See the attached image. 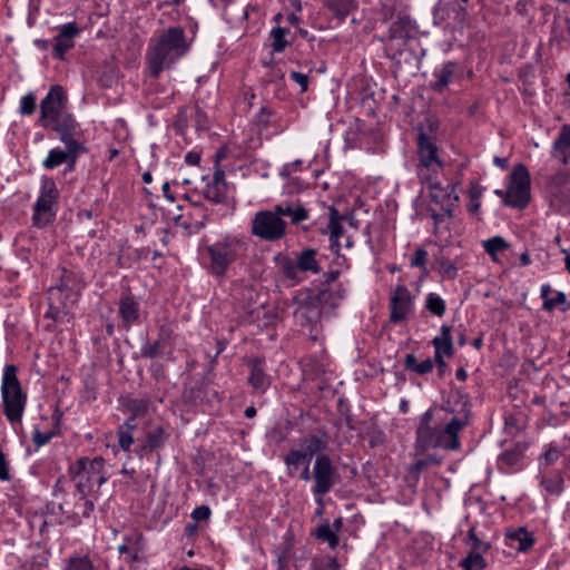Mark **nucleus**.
Listing matches in <instances>:
<instances>
[{"label": "nucleus", "instance_id": "a18cd8bd", "mask_svg": "<svg viewBox=\"0 0 570 570\" xmlns=\"http://www.w3.org/2000/svg\"><path fill=\"white\" fill-rule=\"evenodd\" d=\"M36 110V97L32 92L24 95L20 101V114L32 115Z\"/></svg>", "mask_w": 570, "mask_h": 570}, {"label": "nucleus", "instance_id": "c03bdc74", "mask_svg": "<svg viewBox=\"0 0 570 570\" xmlns=\"http://www.w3.org/2000/svg\"><path fill=\"white\" fill-rule=\"evenodd\" d=\"M204 397V392L200 386H189L186 387L183 393L184 402L190 403V404H197L200 402Z\"/></svg>", "mask_w": 570, "mask_h": 570}, {"label": "nucleus", "instance_id": "72a5a7b5", "mask_svg": "<svg viewBox=\"0 0 570 570\" xmlns=\"http://www.w3.org/2000/svg\"><path fill=\"white\" fill-rule=\"evenodd\" d=\"M436 269L443 278L454 279L458 276L456 265L446 257H440L435 262Z\"/></svg>", "mask_w": 570, "mask_h": 570}, {"label": "nucleus", "instance_id": "423d86ee", "mask_svg": "<svg viewBox=\"0 0 570 570\" xmlns=\"http://www.w3.org/2000/svg\"><path fill=\"white\" fill-rule=\"evenodd\" d=\"M210 258L209 269L216 276L226 273L228 265L238 257L245 256L247 242L244 236L228 235L207 248Z\"/></svg>", "mask_w": 570, "mask_h": 570}, {"label": "nucleus", "instance_id": "a878e982", "mask_svg": "<svg viewBox=\"0 0 570 570\" xmlns=\"http://www.w3.org/2000/svg\"><path fill=\"white\" fill-rule=\"evenodd\" d=\"M455 70L456 63L452 61H448L443 63L441 68L435 69L434 77L436 78V81L434 82L433 88L438 91H441L444 87L452 82Z\"/></svg>", "mask_w": 570, "mask_h": 570}, {"label": "nucleus", "instance_id": "f8f14e48", "mask_svg": "<svg viewBox=\"0 0 570 570\" xmlns=\"http://www.w3.org/2000/svg\"><path fill=\"white\" fill-rule=\"evenodd\" d=\"M389 308L392 324L403 323L412 315L414 312V296L405 285H396L391 292Z\"/></svg>", "mask_w": 570, "mask_h": 570}, {"label": "nucleus", "instance_id": "4c0bfd02", "mask_svg": "<svg viewBox=\"0 0 570 570\" xmlns=\"http://www.w3.org/2000/svg\"><path fill=\"white\" fill-rule=\"evenodd\" d=\"M315 534L317 539L326 541L332 549L338 544V537L328 523L321 524Z\"/></svg>", "mask_w": 570, "mask_h": 570}, {"label": "nucleus", "instance_id": "69168bd1", "mask_svg": "<svg viewBox=\"0 0 570 570\" xmlns=\"http://www.w3.org/2000/svg\"><path fill=\"white\" fill-rule=\"evenodd\" d=\"M170 184L168 181H166L164 185H163V194L164 196L169 200V202H174L175 200V196L170 193Z\"/></svg>", "mask_w": 570, "mask_h": 570}, {"label": "nucleus", "instance_id": "f3484780", "mask_svg": "<svg viewBox=\"0 0 570 570\" xmlns=\"http://www.w3.org/2000/svg\"><path fill=\"white\" fill-rule=\"evenodd\" d=\"M551 157L558 159L562 165H568L570 159V125L560 128L558 137L552 144Z\"/></svg>", "mask_w": 570, "mask_h": 570}, {"label": "nucleus", "instance_id": "79ce46f5", "mask_svg": "<svg viewBox=\"0 0 570 570\" xmlns=\"http://www.w3.org/2000/svg\"><path fill=\"white\" fill-rule=\"evenodd\" d=\"M284 462L288 469V474L294 475L295 471H297L299 468H303L299 450L291 449L284 456Z\"/></svg>", "mask_w": 570, "mask_h": 570}, {"label": "nucleus", "instance_id": "aec40b11", "mask_svg": "<svg viewBox=\"0 0 570 570\" xmlns=\"http://www.w3.org/2000/svg\"><path fill=\"white\" fill-rule=\"evenodd\" d=\"M171 331L167 326L159 328L158 337L154 343H146L140 350V355L144 358H155L161 354L164 348L169 344Z\"/></svg>", "mask_w": 570, "mask_h": 570}, {"label": "nucleus", "instance_id": "a211bd4d", "mask_svg": "<svg viewBox=\"0 0 570 570\" xmlns=\"http://www.w3.org/2000/svg\"><path fill=\"white\" fill-rule=\"evenodd\" d=\"M416 28L413 21L406 16H400L394 20L389 29L391 40H401L405 42L414 38Z\"/></svg>", "mask_w": 570, "mask_h": 570}, {"label": "nucleus", "instance_id": "393cba45", "mask_svg": "<svg viewBox=\"0 0 570 570\" xmlns=\"http://www.w3.org/2000/svg\"><path fill=\"white\" fill-rule=\"evenodd\" d=\"M67 505L68 502L66 501L59 504V509L62 511V513L68 515L70 514L76 520H79L81 517L88 518L95 509L94 501L91 499H88V497L85 499L80 497V502L75 504V508L72 510L67 509Z\"/></svg>", "mask_w": 570, "mask_h": 570}, {"label": "nucleus", "instance_id": "cd10ccee", "mask_svg": "<svg viewBox=\"0 0 570 570\" xmlns=\"http://www.w3.org/2000/svg\"><path fill=\"white\" fill-rule=\"evenodd\" d=\"M404 365L409 371L420 375L430 373L434 367V363L431 358H425L422 362H419L414 354L405 355Z\"/></svg>", "mask_w": 570, "mask_h": 570}, {"label": "nucleus", "instance_id": "49530a36", "mask_svg": "<svg viewBox=\"0 0 570 570\" xmlns=\"http://www.w3.org/2000/svg\"><path fill=\"white\" fill-rule=\"evenodd\" d=\"M561 456V451L558 450L556 446L550 444L546 452L542 454L540 464H543L544 466L552 465L554 462L558 461V459Z\"/></svg>", "mask_w": 570, "mask_h": 570}, {"label": "nucleus", "instance_id": "473e14b6", "mask_svg": "<svg viewBox=\"0 0 570 570\" xmlns=\"http://www.w3.org/2000/svg\"><path fill=\"white\" fill-rule=\"evenodd\" d=\"M484 250L495 261L497 253L509 248V243L501 236H494L483 242Z\"/></svg>", "mask_w": 570, "mask_h": 570}, {"label": "nucleus", "instance_id": "6e6d98bb", "mask_svg": "<svg viewBox=\"0 0 570 570\" xmlns=\"http://www.w3.org/2000/svg\"><path fill=\"white\" fill-rule=\"evenodd\" d=\"M289 77L292 80H294L297 85H299L302 91H306L307 90V86H308V77L304 73H301V72H297V71H292L289 73Z\"/></svg>", "mask_w": 570, "mask_h": 570}, {"label": "nucleus", "instance_id": "8fccbe9b", "mask_svg": "<svg viewBox=\"0 0 570 570\" xmlns=\"http://www.w3.org/2000/svg\"><path fill=\"white\" fill-rule=\"evenodd\" d=\"M468 539L473 547L472 552H485L489 549V544L480 540L476 535L475 528H471L468 532Z\"/></svg>", "mask_w": 570, "mask_h": 570}, {"label": "nucleus", "instance_id": "37998d69", "mask_svg": "<svg viewBox=\"0 0 570 570\" xmlns=\"http://www.w3.org/2000/svg\"><path fill=\"white\" fill-rule=\"evenodd\" d=\"M288 31L285 29V28H282V27H277V28H273L272 31H271V36L273 38V50L275 52H282L286 46L288 45L287 41L285 40V35L287 33Z\"/></svg>", "mask_w": 570, "mask_h": 570}, {"label": "nucleus", "instance_id": "de8ad7c7", "mask_svg": "<svg viewBox=\"0 0 570 570\" xmlns=\"http://www.w3.org/2000/svg\"><path fill=\"white\" fill-rule=\"evenodd\" d=\"M428 252L424 248H417L410 259L412 267H421L426 272Z\"/></svg>", "mask_w": 570, "mask_h": 570}, {"label": "nucleus", "instance_id": "b1692460", "mask_svg": "<svg viewBox=\"0 0 570 570\" xmlns=\"http://www.w3.org/2000/svg\"><path fill=\"white\" fill-rule=\"evenodd\" d=\"M540 487L546 492V495L559 497L564 490L563 476L558 472L549 475H542Z\"/></svg>", "mask_w": 570, "mask_h": 570}, {"label": "nucleus", "instance_id": "7ed1b4c3", "mask_svg": "<svg viewBox=\"0 0 570 570\" xmlns=\"http://www.w3.org/2000/svg\"><path fill=\"white\" fill-rule=\"evenodd\" d=\"M433 410L429 409L421 417L416 428L415 449L417 453H424L429 449H443L446 451H455L461 448L459 434L465 426L466 422L453 417L448 424L432 425Z\"/></svg>", "mask_w": 570, "mask_h": 570}, {"label": "nucleus", "instance_id": "13d9d810", "mask_svg": "<svg viewBox=\"0 0 570 570\" xmlns=\"http://www.w3.org/2000/svg\"><path fill=\"white\" fill-rule=\"evenodd\" d=\"M9 478H10V475H9V471L7 468L6 460H4V455H3L2 451L0 450V480L7 481V480H9Z\"/></svg>", "mask_w": 570, "mask_h": 570}, {"label": "nucleus", "instance_id": "ea45409f", "mask_svg": "<svg viewBox=\"0 0 570 570\" xmlns=\"http://www.w3.org/2000/svg\"><path fill=\"white\" fill-rule=\"evenodd\" d=\"M482 552H471L462 561L464 570H483L485 568V560L481 554Z\"/></svg>", "mask_w": 570, "mask_h": 570}, {"label": "nucleus", "instance_id": "ddd939ff", "mask_svg": "<svg viewBox=\"0 0 570 570\" xmlns=\"http://www.w3.org/2000/svg\"><path fill=\"white\" fill-rule=\"evenodd\" d=\"M313 493L316 495H325L331 491L336 482V469L331 458L326 454L316 456L313 468Z\"/></svg>", "mask_w": 570, "mask_h": 570}, {"label": "nucleus", "instance_id": "0e129e2a", "mask_svg": "<svg viewBox=\"0 0 570 570\" xmlns=\"http://www.w3.org/2000/svg\"><path fill=\"white\" fill-rule=\"evenodd\" d=\"M119 428H124L125 430H128L132 433L134 430H136L137 425L135 423V416H130L122 425Z\"/></svg>", "mask_w": 570, "mask_h": 570}, {"label": "nucleus", "instance_id": "6ab92c4d", "mask_svg": "<svg viewBox=\"0 0 570 570\" xmlns=\"http://www.w3.org/2000/svg\"><path fill=\"white\" fill-rule=\"evenodd\" d=\"M119 315L125 328H130L139 320V304L130 294L121 295L119 299Z\"/></svg>", "mask_w": 570, "mask_h": 570}, {"label": "nucleus", "instance_id": "c756f323", "mask_svg": "<svg viewBox=\"0 0 570 570\" xmlns=\"http://www.w3.org/2000/svg\"><path fill=\"white\" fill-rule=\"evenodd\" d=\"M425 308L433 315L442 317L445 314L446 305L444 299L436 293H429L425 298Z\"/></svg>", "mask_w": 570, "mask_h": 570}, {"label": "nucleus", "instance_id": "2f4dec72", "mask_svg": "<svg viewBox=\"0 0 570 570\" xmlns=\"http://www.w3.org/2000/svg\"><path fill=\"white\" fill-rule=\"evenodd\" d=\"M204 197L215 204L222 203L226 196V185L209 183L204 188Z\"/></svg>", "mask_w": 570, "mask_h": 570}, {"label": "nucleus", "instance_id": "dca6fc26", "mask_svg": "<svg viewBox=\"0 0 570 570\" xmlns=\"http://www.w3.org/2000/svg\"><path fill=\"white\" fill-rule=\"evenodd\" d=\"M81 29L76 22H68L59 27L58 35L55 38L52 56L63 60L65 55L75 47V39L80 35Z\"/></svg>", "mask_w": 570, "mask_h": 570}, {"label": "nucleus", "instance_id": "58836bf2", "mask_svg": "<svg viewBox=\"0 0 570 570\" xmlns=\"http://www.w3.org/2000/svg\"><path fill=\"white\" fill-rule=\"evenodd\" d=\"M556 307H560L562 312H567L569 309L570 305L567 302V296L563 292H557L554 297H549V299H546L543 303V308L548 312L553 311Z\"/></svg>", "mask_w": 570, "mask_h": 570}, {"label": "nucleus", "instance_id": "0eeeda50", "mask_svg": "<svg viewBox=\"0 0 570 570\" xmlns=\"http://www.w3.org/2000/svg\"><path fill=\"white\" fill-rule=\"evenodd\" d=\"M317 255V249L307 247L298 252L294 259L278 253L274 257V262L287 279L299 283L303 279L301 273H311L314 275L321 273L322 268Z\"/></svg>", "mask_w": 570, "mask_h": 570}, {"label": "nucleus", "instance_id": "39448f33", "mask_svg": "<svg viewBox=\"0 0 570 570\" xmlns=\"http://www.w3.org/2000/svg\"><path fill=\"white\" fill-rule=\"evenodd\" d=\"M17 372V366L12 364L6 365L1 384L3 412L12 424L21 421L27 403V394L22 391Z\"/></svg>", "mask_w": 570, "mask_h": 570}, {"label": "nucleus", "instance_id": "9d476101", "mask_svg": "<svg viewBox=\"0 0 570 570\" xmlns=\"http://www.w3.org/2000/svg\"><path fill=\"white\" fill-rule=\"evenodd\" d=\"M58 197L59 191L55 180L50 177H43L40 195L33 205L32 220L35 226L43 228L53 220Z\"/></svg>", "mask_w": 570, "mask_h": 570}, {"label": "nucleus", "instance_id": "5fc2aeb1", "mask_svg": "<svg viewBox=\"0 0 570 570\" xmlns=\"http://www.w3.org/2000/svg\"><path fill=\"white\" fill-rule=\"evenodd\" d=\"M191 517L196 521H205L210 517V510L206 505H200L194 509Z\"/></svg>", "mask_w": 570, "mask_h": 570}, {"label": "nucleus", "instance_id": "4d7b16f0", "mask_svg": "<svg viewBox=\"0 0 570 570\" xmlns=\"http://www.w3.org/2000/svg\"><path fill=\"white\" fill-rule=\"evenodd\" d=\"M52 435H53V433H51V432H40L37 430L33 434L32 440L36 445L41 446V445H45L46 443H48L51 440Z\"/></svg>", "mask_w": 570, "mask_h": 570}, {"label": "nucleus", "instance_id": "603ef678", "mask_svg": "<svg viewBox=\"0 0 570 570\" xmlns=\"http://www.w3.org/2000/svg\"><path fill=\"white\" fill-rule=\"evenodd\" d=\"M291 220L293 224H299L308 219V212L301 205L293 207L291 213Z\"/></svg>", "mask_w": 570, "mask_h": 570}, {"label": "nucleus", "instance_id": "680f3d73", "mask_svg": "<svg viewBox=\"0 0 570 570\" xmlns=\"http://www.w3.org/2000/svg\"><path fill=\"white\" fill-rule=\"evenodd\" d=\"M551 293H552V288L549 284H543L541 286L540 296H541L543 303L546 302V299H549Z\"/></svg>", "mask_w": 570, "mask_h": 570}, {"label": "nucleus", "instance_id": "f03ea898", "mask_svg": "<svg viewBox=\"0 0 570 570\" xmlns=\"http://www.w3.org/2000/svg\"><path fill=\"white\" fill-rule=\"evenodd\" d=\"M190 49V41L181 27H169L164 30L147 50V63L150 76L158 78L165 69H169Z\"/></svg>", "mask_w": 570, "mask_h": 570}, {"label": "nucleus", "instance_id": "bb28decb", "mask_svg": "<svg viewBox=\"0 0 570 570\" xmlns=\"http://www.w3.org/2000/svg\"><path fill=\"white\" fill-rule=\"evenodd\" d=\"M169 434L161 426H155L147 432L144 449L155 451L164 446Z\"/></svg>", "mask_w": 570, "mask_h": 570}, {"label": "nucleus", "instance_id": "f704fd0d", "mask_svg": "<svg viewBox=\"0 0 570 570\" xmlns=\"http://www.w3.org/2000/svg\"><path fill=\"white\" fill-rule=\"evenodd\" d=\"M65 570H96L88 556H72L68 559Z\"/></svg>", "mask_w": 570, "mask_h": 570}, {"label": "nucleus", "instance_id": "f257e3e1", "mask_svg": "<svg viewBox=\"0 0 570 570\" xmlns=\"http://www.w3.org/2000/svg\"><path fill=\"white\" fill-rule=\"evenodd\" d=\"M67 97L61 86H52L40 102L39 121L46 129L55 131L61 142H79L80 126L66 109Z\"/></svg>", "mask_w": 570, "mask_h": 570}, {"label": "nucleus", "instance_id": "5701e85b", "mask_svg": "<svg viewBox=\"0 0 570 570\" xmlns=\"http://www.w3.org/2000/svg\"><path fill=\"white\" fill-rule=\"evenodd\" d=\"M324 6L338 20L344 21L346 17L357 8L356 0H324Z\"/></svg>", "mask_w": 570, "mask_h": 570}, {"label": "nucleus", "instance_id": "864d4df0", "mask_svg": "<svg viewBox=\"0 0 570 570\" xmlns=\"http://www.w3.org/2000/svg\"><path fill=\"white\" fill-rule=\"evenodd\" d=\"M428 466V460L420 459L409 469L411 476L417 481L421 472Z\"/></svg>", "mask_w": 570, "mask_h": 570}, {"label": "nucleus", "instance_id": "e2e57ef3", "mask_svg": "<svg viewBox=\"0 0 570 570\" xmlns=\"http://www.w3.org/2000/svg\"><path fill=\"white\" fill-rule=\"evenodd\" d=\"M224 171L220 170V169H217L215 173H214V176H213V180L212 183H217L219 185H226L225 180H224Z\"/></svg>", "mask_w": 570, "mask_h": 570}, {"label": "nucleus", "instance_id": "a19ab883", "mask_svg": "<svg viewBox=\"0 0 570 570\" xmlns=\"http://www.w3.org/2000/svg\"><path fill=\"white\" fill-rule=\"evenodd\" d=\"M149 406V402L146 399H130L126 403L127 410L131 413V416L138 417L146 414Z\"/></svg>", "mask_w": 570, "mask_h": 570}, {"label": "nucleus", "instance_id": "1a4fd4ad", "mask_svg": "<svg viewBox=\"0 0 570 570\" xmlns=\"http://www.w3.org/2000/svg\"><path fill=\"white\" fill-rule=\"evenodd\" d=\"M417 158L416 173L419 179L422 181L436 178L443 168V164L439 157L436 144L424 132H420L417 136Z\"/></svg>", "mask_w": 570, "mask_h": 570}, {"label": "nucleus", "instance_id": "2eb2a0df", "mask_svg": "<svg viewBox=\"0 0 570 570\" xmlns=\"http://www.w3.org/2000/svg\"><path fill=\"white\" fill-rule=\"evenodd\" d=\"M63 144L66 147L65 150L59 149V148H53L48 153L47 158L42 163L45 168L55 169L58 166L66 163L69 165V168L71 169L75 166L78 156L82 151H85V147L82 146L81 142H71V144L63 142Z\"/></svg>", "mask_w": 570, "mask_h": 570}, {"label": "nucleus", "instance_id": "052dcab7", "mask_svg": "<svg viewBox=\"0 0 570 570\" xmlns=\"http://www.w3.org/2000/svg\"><path fill=\"white\" fill-rule=\"evenodd\" d=\"M430 216L434 220L435 228H438L439 224L443 220L444 217H448V215H445L444 210H443V213H438L435 210H431Z\"/></svg>", "mask_w": 570, "mask_h": 570}, {"label": "nucleus", "instance_id": "c85d7f7f", "mask_svg": "<svg viewBox=\"0 0 570 570\" xmlns=\"http://www.w3.org/2000/svg\"><path fill=\"white\" fill-rule=\"evenodd\" d=\"M326 441L317 435H309L304 439L301 444V449H303L309 456L323 454L322 452L326 449Z\"/></svg>", "mask_w": 570, "mask_h": 570}, {"label": "nucleus", "instance_id": "09e8293b", "mask_svg": "<svg viewBox=\"0 0 570 570\" xmlns=\"http://www.w3.org/2000/svg\"><path fill=\"white\" fill-rule=\"evenodd\" d=\"M117 435L120 448L124 451H129L130 446L134 444L132 433L124 428H118Z\"/></svg>", "mask_w": 570, "mask_h": 570}, {"label": "nucleus", "instance_id": "7c9ffc66", "mask_svg": "<svg viewBox=\"0 0 570 570\" xmlns=\"http://www.w3.org/2000/svg\"><path fill=\"white\" fill-rule=\"evenodd\" d=\"M524 454V448L521 444L514 445L512 449L504 451L499 456V462L509 468L519 464Z\"/></svg>", "mask_w": 570, "mask_h": 570}, {"label": "nucleus", "instance_id": "c9c22d12", "mask_svg": "<svg viewBox=\"0 0 570 570\" xmlns=\"http://www.w3.org/2000/svg\"><path fill=\"white\" fill-rule=\"evenodd\" d=\"M268 385L269 381L263 368L252 361V387L264 391Z\"/></svg>", "mask_w": 570, "mask_h": 570}, {"label": "nucleus", "instance_id": "6e6552de", "mask_svg": "<svg viewBox=\"0 0 570 570\" xmlns=\"http://www.w3.org/2000/svg\"><path fill=\"white\" fill-rule=\"evenodd\" d=\"M530 185L531 178L528 168L523 164L515 165L509 175L504 205L515 209H524L531 199Z\"/></svg>", "mask_w": 570, "mask_h": 570}, {"label": "nucleus", "instance_id": "412c9836", "mask_svg": "<svg viewBox=\"0 0 570 570\" xmlns=\"http://www.w3.org/2000/svg\"><path fill=\"white\" fill-rule=\"evenodd\" d=\"M432 344L435 350L434 356H446L451 357L454 353L453 343H452V336H451V328L448 325L441 326V335L435 336L432 340Z\"/></svg>", "mask_w": 570, "mask_h": 570}, {"label": "nucleus", "instance_id": "e433bc0d", "mask_svg": "<svg viewBox=\"0 0 570 570\" xmlns=\"http://www.w3.org/2000/svg\"><path fill=\"white\" fill-rule=\"evenodd\" d=\"M342 217L340 216L336 208H330V222H328V230L330 237L334 240L335 238H340L343 233V226L341 224Z\"/></svg>", "mask_w": 570, "mask_h": 570}, {"label": "nucleus", "instance_id": "338daca9", "mask_svg": "<svg viewBox=\"0 0 570 570\" xmlns=\"http://www.w3.org/2000/svg\"><path fill=\"white\" fill-rule=\"evenodd\" d=\"M444 356H434V360H435V363L438 365V368H439V373L440 375H442L444 373V370L446 367V363L443 358Z\"/></svg>", "mask_w": 570, "mask_h": 570}, {"label": "nucleus", "instance_id": "20e7f679", "mask_svg": "<svg viewBox=\"0 0 570 570\" xmlns=\"http://www.w3.org/2000/svg\"><path fill=\"white\" fill-rule=\"evenodd\" d=\"M105 460L101 456L95 459L80 458L70 466L71 479L82 499L98 493L100 487L107 482Z\"/></svg>", "mask_w": 570, "mask_h": 570}, {"label": "nucleus", "instance_id": "3c124183", "mask_svg": "<svg viewBox=\"0 0 570 570\" xmlns=\"http://www.w3.org/2000/svg\"><path fill=\"white\" fill-rule=\"evenodd\" d=\"M271 112L265 108H262L261 111L256 115L255 124L258 127V134L262 135L263 129H265L269 124Z\"/></svg>", "mask_w": 570, "mask_h": 570}, {"label": "nucleus", "instance_id": "774afa93", "mask_svg": "<svg viewBox=\"0 0 570 570\" xmlns=\"http://www.w3.org/2000/svg\"><path fill=\"white\" fill-rule=\"evenodd\" d=\"M493 163L495 166L502 168V169H505L507 166H508V159L507 158H502V157H499V156H495L493 158Z\"/></svg>", "mask_w": 570, "mask_h": 570}, {"label": "nucleus", "instance_id": "bf43d9fd", "mask_svg": "<svg viewBox=\"0 0 570 570\" xmlns=\"http://www.w3.org/2000/svg\"><path fill=\"white\" fill-rule=\"evenodd\" d=\"M185 161L190 166H196L200 161V156L196 151H189L185 156Z\"/></svg>", "mask_w": 570, "mask_h": 570}, {"label": "nucleus", "instance_id": "9b49d317", "mask_svg": "<svg viewBox=\"0 0 570 570\" xmlns=\"http://www.w3.org/2000/svg\"><path fill=\"white\" fill-rule=\"evenodd\" d=\"M252 234L267 242L278 240L286 234V222L271 210L258 212L252 222Z\"/></svg>", "mask_w": 570, "mask_h": 570}, {"label": "nucleus", "instance_id": "4be33fe9", "mask_svg": "<svg viewBox=\"0 0 570 570\" xmlns=\"http://www.w3.org/2000/svg\"><path fill=\"white\" fill-rule=\"evenodd\" d=\"M507 537L512 541L511 546L520 552H527L535 542L533 534L525 528L510 530L508 531Z\"/></svg>", "mask_w": 570, "mask_h": 570}, {"label": "nucleus", "instance_id": "4468645a", "mask_svg": "<svg viewBox=\"0 0 570 570\" xmlns=\"http://www.w3.org/2000/svg\"><path fill=\"white\" fill-rule=\"evenodd\" d=\"M422 183L428 185L431 200L440 205L442 210L445 212V215L451 218L453 209L459 202V197L455 194V186L448 184L445 187H442L436 178H431V180H422Z\"/></svg>", "mask_w": 570, "mask_h": 570}]
</instances>
